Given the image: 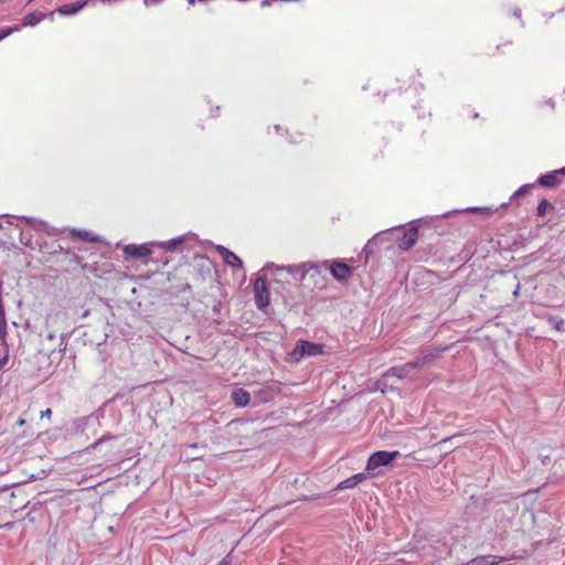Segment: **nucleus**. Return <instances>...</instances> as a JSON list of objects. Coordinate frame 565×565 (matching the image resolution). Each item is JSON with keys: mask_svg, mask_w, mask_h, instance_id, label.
Listing matches in <instances>:
<instances>
[{"mask_svg": "<svg viewBox=\"0 0 565 565\" xmlns=\"http://www.w3.org/2000/svg\"><path fill=\"white\" fill-rule=\"evenodd\" d=\"M415 370L416 367L412 361L403 365L393 366L381 376L377 381V386L382 393L393 390L394 380H413Z\"/></svg>", "mask_w": 565, "mask_h": 565, "instance_id": "obj_1", "label": "nucleus"}, {"mask_svg": "<svg viewBox=\"0 0 565 565\" xmlns=\"http://www.w3.org/2000/svg\"><path fill=\"white\" fill-rule=\"evenodd\" d=\"M68 318L67 315L63 311H56L47 315L45 320V329H51L52 332H60V342H58V351L61 353L65 352L67 347V337H68Z\"/></svg>", "mask_w": 565, "mask_h": 565, "instance_id": "obj_2", "label": "nucleus"}, {"mask_svg": "<svg viewBox=\"0 0 565 565\" xmlns=\"http://www.w3.org/2000/svg\"><path fill=\"white\" fill-rule=\"evenodd\" d=\"M399 457L398 451H384L380 450L371 455L366 463V471L371 476H375V470L382 466L390 465L394 459Z\"/></svg>", "mask_w": 565, "mask_h": 565, "instance_id": "obj_3", "label": "nucleus"}, {"mask_svg": "<svg viewBox=\"0 0 565 565\" xmlns=\"http://www.w3.org/2000/svg\"><path fill=\"white\" fill-rule=\"evenodd\" d=\"M254 298H255V305L257 309L266 312V309L269 307L270 299H269V290L266 284V279L262 276L255 279L254 281Z\"/></svg>", "mask_w": 565, "mask_h": 565, "instance_id": "obj_4", "label": "nucleus"}, {"mask_svg": "<svg viewBox=\"0 0 565 565\" xmlns=\"http://www.w3.org/2000/svg\"><path fill=\"white\" fill-rule=\"evenodd\" d=\"M323 347L318 343L309 342L306 340H299L295 348L294 354L299 356H317L322 354Z\"/></svg>", "mask_w": 565, "mask_h": 565, "instance_id": "obj_5", "label": "nucleus"}, {"mask_svg": "<svg viewBox=\"0 0 565 565\" xmlns=\"http://www.w3.org/2000/svg\"><path fill=\"white\" fill-rule=\"evenodd\" d=\"M561 175H565V167L540 175L537 178V183L544 188L555 189L562 183Z\"/></svg>", "mask_w": 565, "mask_h": 565, "instance_id": "obj_6", "label": "nucleus"}, {"mask_svg": "<svg viewBox=\"0 0 565 565\" xmlns=\"http://www.w3.org/2000/svg\"><path fill=\"white\" fill-rule=\"evenodd\" d=\"M331 275L338 281H347L353 274L352 267L342 262H333L330 266Z\"/></svg>", "mask_w": 565, "mask_h": 565, "instance_id": "obj_7", "label": "nucleus"}, {"mask_svg": "<svg viewBox=\"0 0 565 565\" xmlns=\"http://www.w3.org/2000/svg\"><path fill=\"white\" fill-rule=\"evenodd\" d=\"M216 250L221 254L223 262L226 265H230L232 267L239 268V269L243 268L242 259L236 254H234L232 250L227 249L226 247H224L222 245H217Z\"/></svg>", "mask_w": 565, "mask_h": 565, "instance_id": "obj_8", "label": "nucleus"}, {"mask_svg": "<svg viewBox=\"0 0 565 565\" xmlns=\"http://www.w3.org/2000/svg\"><path fill=\"white\" fill-rule=\"evenodd\" d=\"M399 239V247L403 250H407L411 247L415 245V243L418 239V228L417 227H411L409 230L405 231L403 233L402 237H398Z\"/></svg>", "mask_w": 565, "mask_h": 565, "instance_id": "obj_9", "label": "nucleus"}, {"mask_svg": "<svg viewBox=\"0 0 565 565\" xmlns=\"http://www.w3.org/2000/svg\"><path fill=\"white\" fill-rule=\"evenodd\" d=\"M90 0H77L74 3L63 4L57 8L61 15H74L82 10Z\"/></svg>", "mask_w": 565, "mask_h": 565, "instance_id": "obj_10", "label": "nucleus"}, {"mask_svg": "<svg viewBox=\"0 0 565 565\" xmlns=\"http://www.w3.org/2000/svg\"><path fill=\"white\" fill-rule=\"evenodd\" d=\"M124 252L127 256H131L134 258H142L151 254V250L146 245L136 244L125 246Z\"/></svg>", "mask_w": 565, "mask_h": 565, "instance_id": "obj_11", "label": "nucleus"}, {"mask_svg": "<svg viewBox=\"0 0 565 565\" xmlns=\"http://www.w3.org/2000/svg\"><path fill=\"white\" fill-rule=\"evenodd\" d=\"M439 356V352L438 351H427L425 352L422 356H419L418 359L412 361L417 369H423L425 367L426 365L428 364H431L433 362H435Z\"/></svg>", "mask_w": 565, "mask_h": 565, "instance_id": "obj_12", "label": "nucleus"}, {"mask_svg": "<svg viewBox=\"0 0 565 565\" xmlns=\"http://www.w3.org/2000/svg\"><path fill=\"white\" fill-rule=\"evenodd\" d=\"M503 561L502 557L494 555H480L467 563V565H498Z\"/></svg>", "mask_w": 565, "mask_h": 565, "instance_id": "obj_13", "label": "nucleus"}, {"mask_svg": "<svg viewBox=\"0 0 565 565\" xmlns=\"http://www.w3.org/2000/svg\"><path fill=\"white\" fill-rule=\"evenodd\" d=\"M232 399L237 407H245L250 401V395L246 390L236 388L232 392Z\"/></svg>", "mask_w": 565, "mask_h": 565, "instance_id": "obj_14", "label": "nucleus"}, {"mask_svg": "<svg viewBox=\"0 0 565 565\" xmlns=\"http://www.w3.org/2000/svg\"><path fill=\"white\" fill-rule=\"evenodd\" d=\"M366 479V475L365 473H356L343 481H341L338 487H337V490H347V489H352L354 488L355 486H358L360 482H362L363 480Z\"/></svg>", "mask_w": 565, "mask_h": 565, "instance_id": "obj_15", "label": "nucleus"}, {"mask_svg": "<svg viewBox=\"0 0 565 565\" xmlns=\"http://www.w3.org/2000/svg\"><path fill=\"white\" fill-rule=\"evenodd\" d=\"M387 233H379L376 234L373 238H371L366 245L364 246L363 248V253L365 254V257L367 258L371 254H373L374 252V247L380 243L382 242V239L384 238V236L386 235Z\"/></svg>", "mask_w": 565, "mask_h": 565, "instance_id": "obj_16", "label": "nucleus"}, {"mask_svg": "<svg viewBox=\"0 0 565 565\" xmlns=\"http://www.w3.org/2000/svg\"><path fill=\"white\" fill-rule=\"evenodd\" d=\"M183 241H184L183 236H179V237H175L170 241L161 243L160 246L167 250L172 252V250L178 249L179 246L183 243Z\"/></svg>", "mask_w": 565, "mask_h": 565, "instance_id": "obj_17", "label": "nucleus"}, {"mask_svg": "<svg viewBox=\"0 0 565 565\" xmlns=\"http://www.w3.org/2000/svg\"><path fill=\"white\" fill-rule=\"evenodd\" d=\"M44 18V14L40 13H30L24 18V23L26 25H35L38 24L42 19Z\"/></svg>", "mask_w": 565, "mask_h": 565, "instance_id": "obj_18", "label": "nucleus"}, {"mask_svg": "<svg viewBox=\"0 0 565 565\" xmlns=\"http://www.w3.org/2000/svg\"><path fill=\"white\" fill-rule=\"evenodd\" d=\"M552 204L546 200V199H543L539 205H537V209H536V214L537 216H544L546 214V211L548 209H552Z\"/></svg>", "mask_w": 565, "mask_h": 565, "instance_id": "obj_19", "label": "nucleus"}, {"mask_svg": "<svg viewBox=\"0 0 565 565\" xmlns=\"http://www.w3.org/2000/svg\"><path fill=\"white\" fill-rule=\"evenodd\" d=\"M274 394H273V391L271 390H259L257 392V397L259 398L260 402H268L273 398Z\"/></svg>", "mask_w": 565, "mask_h": 565, "instance_id": "obj_20", "label": "nucleus"}, {"mask_svg": "<svg viewBox=\"0 0 565 565\" xmlns=\"http://www.w3.org/2000/svg\"><path fill=\"white\" fill-rule=\"evenodd\" d=\"M32 238H33V236L30 232H24V231L20 232L19 241L21 244H23L25 246H30L32 243Z\"/></svg>", "mask_w": 565, "mask_h": 565, "instance_id": "obj_21", "label": "nucleus"}, {"mask_svg": "<svg viewBox=\"0 0 565 565\" xmlns=\"http://www.w3.org/2000/svg\"><path fill=\"white\" fill-rule=\"evenodd\" d=\"M285 269H287V267L278 266V265H276L274 263H268L263 268V270H275L276 273L285 270ZM288 270H290V268H288Z\"/></svg>", "mask_w": 565, "mask_h": 565, "instance_id": "obj_22", "label": "nucleus"}, {"mask_svg": "<svg viewBox=\"0 0 565 565\" xmlns=\"http://www.w3.org/2000/svg\"><path fill=\"white\" fill-rule=\"evenodd\" d=\"M23 220L29 224L31 225L33 228H38L39 226H42L44 225V222L42 221H38L33 217H23Z\"/></svg>", "mask_w": 565, "mask_h": 565, "instance_id": "obj_23", "label": "nucleus"}, {"mask_svg": "<svg viewBox=\"0 0 565 565\" xmlns=\"http://www.w3.org/2000/svg\"><path fill=\"white\" fill-rule=\"evenodd\" d=\"M303 267L307 268V273L312 271V274H311L312 276L320 275L319 266L316 264H303Z\"/></svg>", "mask_w": 565, "mask_h": 565, "instance_id": "obj_24", "label": "nucleus"}, {"mask_svg": "<svg viewBox=\"0 0 565 565\" xmlns=\"http://www.w3.org/2000/svg\"><path fill=\"white\" fill-rule=\"evenodd\" d=\"M533 186V184H524L522 186H520L515 193L513 194V196H521L523 194H525Z\"/></svg>", "mask_w": 565, "mask_h": 565, "instance_id": "obj_25", "label": "nucleus"}, {"mask_svg": "<svg viewBox=\"0 0 565 565\" xmlns=\"http://www.w3.org/2000/svg\"><path fill=\"white\" fill-rule=\"evenodd\" d=\"M45 333H46V339L49 341H53L55 340L56 338L60 339V332H52L51 329H45Z\"/></svg>", "mask_w": 565, "mask_h": 565, "instance_id": "obj_26", "label": "nucleus"}, {"mask_svg": "<svg viewBox=\"0 0 565 565\" xmlns=\"http://www.w3.org/2000/svg\"><path fill=\"white\" fill-rule=\"evenodd\" d=\"M114 437L110 434L103 435L93 445V447H97L98 445L103 444L106 440L113 439Z\"/></svg>", "mask_w": 565, "mask_h": 565, "instance_id": "obj_27", "label": "nucleus"}, {"mask_svg": "<svg viewBox=\"0 0 565 565\" xmlns=\"http://www.w3.org/2000/svg\"><path fill=\"white\" fill-rule=\"evenodd\" d=\"M218 565H232V556L231 554H227L220 563Z\"/></svg>", "mask_w": 565, "mask_h": 565, "instance_id": "obj_28", "label": "nucleus"}, {"mask_svg": "<svg viewBox=\"0 0 565 565\" xmlns=\"http://www.w3.org/2000/svg\"><path fill=\"white\" fill-rule=\"evenodd\" d=\"M52 416V409L51 408H46L45 411H42L41 412V418H50Z\"/></svg>", "mask_w": 565, "mask_h": 565, "instance_id": "obj_29", "label": "nucleus"}, {"mask_svg": "<svg viewBox=\"0 0 565 565\" xmlns=\"http://www.w3.org/2000/svg\"><path fill=\"white\" fill-rule=\"evenodd\" d=\"M11 33V29H4L0 31V41L7 38Z\"/></svg>", "mask_w": 565, "mask_h": 565, "instance_id": "obj_30", "label": "nucleus"}, {"mask_svg": "<svg viewBox=\"0 0 565 565\" xmlns=\"http://www.w3.org/2000/svg\"><path fill=\"white\" fill-rule=\"evenodd\" d=\"M162 0H143V3L146 7H149L151 4H158L160 3Z\"/></svg>", "mask_w": 565, "mask_h": 565, "instance_id": "obj_31", "label": "nucleus"}, {"mask_svg": "<svg viewBox=\"0 0 565 565\" xmlns=\"http://www.w3.org/2000/svg\"><path fill=\"white\" fill-rule=\"evenodd\" d=\"M8 362V356H3L1 360H0V369L4 366V364Z\"/></svg>", "mask_w": 565, "mask_h": 565, "instance_id": "obj_32", "label": "nucleus"}, {"mask_svg": "<svg viewBox=\"0 0 565 565\" xmlns=\"http://www.w3.org/2000/svg\"><path fill=\"white\" fill-rule=\"evenodd\" d=\"M481 210L490 211V209H488V207H483V209H481V207H472V209H469V211H471V212H477V211H481Z\"/></svg>", "mask_w": 565, "mask_h": 565, "instance_id": "obj_33", "label": "nucleus"}, {"mask_svg": "<svg viewBox=\"0 0 565 565\" xmlns=\"http://www.w3.org/2000/svg\"><path fill=\"white\" fill-rule=\"evenodd\" d=\"M273 1H274V0H263V2H262V7H268V6H270Z\"/></svg>", "mask_w": 565, "mask_h": 565, "instance_id": "obj_34", "label": "nucleus"}, {"mask_svg": "<svg viewBox=\"0 0 565 565\" xmlns=\"http://www.w3.org/2000/svg\"><path fill=\"white\" fill-rule=\"evenodd\" d=\"M454 437H455V436L444 438V439L440 441V444H446V443L450 441Z\"/></svg>", "mask_w": 565, "mask_h": 565, "instance_id": "obj_35", "label": "nucleus"}, {"mask_svg": "<svg viewBox=\"0 0 565 565\" xmlns=\"http://www.w3.org/2000/svg\"><path fill=\"white\" fill-rule=\"evenodd\" d=\"M89 233L88 232H85L84 233V237L85 239H88V241H95L93 237H88Z\"/></svg>", "mask_w": 565, "mask_h": 565, "instance_id": "obj_36", "label": "nucleus"}, {"mask_svg": "<svg viewBox=\"0 0 565 565\" xmlns=\"http://www.w3.org/2000/svg\"><path fill=\"white\" fill-rule=\"evenodd\" d=\"M89 315V311L86 310L84 313H83V317L86 318L87 316Z\"/></svg>", "mask_w": 565, "mask_h": 565, "instance_id": "obj_37", "label": "nucleus"}, {"mask_svg": "<svg viewBox=\"0 0 565 565\" xmlns=\"http://www.w3.org/2000/svg\"><path fill=\"white\" fill-rule=\"evenodd\" d=\"M188 2H189L190 4H194V3L196 2V0H188Z\"/></svg>", "mask_w": 565, "mask_h": 565, "instance_id": "obj_38", "label": "nucleus"}, {"mask_svg": "<svg viewBox=\"0 0 565 565\" xmlns=\"http://www.w3.org/2000/svg\"><path fill=\"white\" fill-rule=\"evenodd\" d=\"M519 289H520V286L518 285L516 289L514 290V295H518Z\"/></svg>", "mask_w": 565, "mask_h": 565, "instance_id": "obj_39", "label": "nucleus"}]
</instances>
